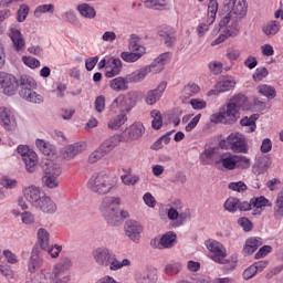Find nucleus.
Masks as SVG:
<instances>
[{"label":"nucleus","instance_id":"f257e3e1","mask_svg":"<svg viewBox=\"0 0 283 283\" xmlns=\"http://www.w3.org/2000/svg\"><path fill=\"white\" fill-rule=\"evenodd\" d=\"M114 187V180L105 171L94 172L87 181V189L97 196L111 193Z\"/></svg>","mask_w":283,"mask_h":283},{"label":"nucleus","instance_id":"f03ea898","mask_svg":"<svg viewBox=\"0 0 283 283\" xmlns=\"http://www.w3.org/2000/svg\"><path fill=\"white\" fill-rule=\"evenodd\" d=\"M72 266V260L64 256L60 262L54 266L53 273L44 275V279L40 283H67L70 282V275L67 271Z\"/></svg>","mask_w":283,"mask_h":283},{"label":"nucleus","instance_id":"7ed1b4c3","mask_svg":"<svg viewBox=\"0 0 283 283\" xmlns=\"http://www.w3.org/2000/svg\"><path fill=\"white\" fill-rule=\"evenodd\" d=\"M219 147L233 151V154H248L249 144L247 137L240 133H231L226 139L219 142Z\"/></svg>","mask_w":283,"mask_h":283},{"label":"nucleus","instance_id":"20e7f679","mask_svg":"<svg viewBox=\"0 0 283 283\" xmlns=\"http://www.w3.org/2000/svg\"><path fill=\"white\" fill-rule=\"evenodd\" d=\"M119 207L120 198L118 197H105L103 199L99 211L108 224H116L120 220L118 214Z\"/></svg>","mask_w":283,"mask_h":283},{"label":"nucleus","instance_id":"39448f33","mask_svg":"<svg viewBox=\"0 0 283 283\" xmlns=\"http://www.w3.org/2000/svg\"><path fill=\"white\" fill-rule=\"evenodd\" d=\"M205 247L208 249V258H210L212 262L217 264H227L229 262V260H227V248L222 243L209 239L205 242Z\"/></svg>","mask_w":283,"mask_h":283},{"label":"nucleus","instance_id":"423d86ee","mask_svg":"<svg viewBox=\"0 0 283 283\" xmlns=\"http://www.w3.org/2000/svg\"><path fill=\"white\" fill-rule=\"evenodd\" d=\"M18 154H20L22 161L25 166L28 174H34L36 171V165L39 163V156L29 146H18Z\"/></svg>","mask_w":283,"mask_h":283},{"label":"nucleus","instance_id":"0eeeda50","mask_svg":"<svg viewBox=\"0 0 283 283\" xmlns=\"http://www.w3.org/2000/svg\"><path fill=\"white\" fill-rule=\"evenodd\" d=\"M59 176H61V166L48 164L44 168L42 182L48 189H56L59 187Z\"/></svg>","mask_w":283,"mask_h":283},{"label":"nucleus","instance_id":"6e6552de","mask_svg":"<svg viewBox=\"0 0 283 283\" xmlns=\"http://www.w3.org/2000/svg\"><path fill=\"white\" fill-rule=\"evenodd\" d=\"M0 90L6 96H14L19 90V80L12 74L0 71Z\"/></svg>","mask_w":283,"mask_h":283},{"label":"nucleus","instance_id":"1a4fd4ad","mask_svg":"<svg viewBox=\"0 0 283 283\" xmlns=\"http://www.w3.org/2000/svg\"><path fill=\"white\" fill-rule=\"evenodd\" d=\"M124 231L126 238L130 239L135 244H138L140 243V235L143 234V231H145V228L143 227V223L136 220H128L124 224Z\"/></svg>","mask_w":283,"mask_h":283},{"label":"nucleus","instance_id":"9d476101","mask_svg":"<svg viewBox=\"0 0 283 283\" xmlns=\"http://www.w3.org/2000/svg\"><path fill=\"white\" fill-rule=\"evenodd\" d=\"M0 125L7 132H13L17 129V118L12 109L6 106H0Z\"/></svg>","mask_w":283,"mask_h":283},{"label":"nucleus","instance_id":"9b49d317","mask_svg":"<svg viewBox=\"0 0 283 283\" xmlns=\"http://www.w3.org/2000/svg\"><path fill=\"white\" fill-rule=\"evenodd\" d=\"M113 253L114 251H112V249L107 247H99L93 251L92 255L97 266L107 268L109 266V259L112 258Z\"/></svg>","mask_w":283,"mask_h":283},{"label":"nucleus","instance_id":"f8f14e48","mask_svg":"<svg viewBox=\"0 0 283 283\" xmlns=\"http://www.w3.org/2000/svg\"><path fill=\"white\" fill-rule=\"evenodd\" d=\"M85 149H87V143L85 142L74 143L62 149V156L64 160H73V158H76L78 154H83Z\"/></svg>","mask_w":283,"mask_h":283},{"label":"nucleus","instance_id":"ddd939ff","mask_svg":"<svg viewBox=\"0 0 283 283\" xmlns=\"http://www.w3.org/2000/svg\"><path fill=\"white\" fill-rule=\"evenodd\" d=\"M224 9L230 12L234 19H242L247 17V3L241 0H229Z\"/></svg>","mask_w":283,"mask_h":283},{"label":"nucleus","instance_id":"4468645a","mask_svg":"<svg viewBox=\"0 0 283 283\" xmlns=\"http://www.w3.org/2000/svg\"><path fill=\"white\" fill-rule=\"evenodd\" d=\"M41 266H43V251L35 247L32 249L31 256L28 261V271L29 273H36Z\"/></svg>","mask_w":283,"mask_h":283},{"label":"nucleus","instance_id":"2eb2a0df","mask_svg":"<svg viewBox=\"0 0 283 283\" xmlns=\"http://www.w3.org/2000/svg\"><path fill=\"white\" fill-rule=\"evenodd\" d=\"M24 198L28 200L32 207L35 208V206L39 205V201L45 196L43 190H41L40 187L36 186H29L23 190Z\"/></svg>","mask_w":283,"mask_h":283},{"label":"nucleus","instance_id":"dca6fc26","mask_svg":"<svg viewBox=\"0 0 283 283\" xmlns=\"http://www.w3.org/2000/svg\"><path fill=\"white\" fill-rule=\"evenodd\" d=\"M165 90H167V82H161L155 90H150L146 93L145 103L147 105H156V103L163 98Z\"/></svg>","mask_w":283,"mask_h":283},{"label":"nucleus","instance_id":"f3484780","mask_svg":"<svg viewBox=\"0 0 283 283\" xmlns=\"http://www.w3.org/2000/svg\"><path fill=\"white\" fill-rule=\"evenodd\" d=\"M18 87L20 88L19 91L20 97H23L29 92L36 90V81H34L32 76L23 74L20 76L18 81Z\"/></svg>","mask_w":283,"mask_h":283},{"label":"nucleus","instance_id":"a211bd4d","mask_svg":"<svg viewBox=\"0 0 283 283\" xmlns=\"http://www.w3.org/2000/svg\"><path fill=\"white\" fill-rule=\"evenodd\" d=\"M134 280L136 283H156L158 282V274L149 268L139 270L135 273Z\"/></svg>","mask_w":283,"mask_h":283},{"label":"nucleus","instance_id":"6ab92c4d","mask_svg":"<svg viewBox=\"0 0 283 283\" xmlns=\"http://www.w3.org/2000/svg\"><path fill=\"white\" fill-rule=\"evenodd\" d=\"M169 61V53H163L157 59H155L151 64L146 65L148 74H160L165 70V65Z\"/></svg>","mask_w":283,"mask_h":283},{"label":"nucleus","instance_id":"aec40b11","mask_svg":"<svg viewBox=\"0 0 283 283\" xmlns=\"http://www.w3.org/2000/svg\"><path fill=\"white\" fill-rule=\"evenodd\" d=\"M112 107H120L122 112H132L134 107H136V99L132 96H124L119 95L117 96L114 102L112 103Z\"/></svg>","mask_w":283,"mask_h":283},{"label":"nucleus","instance_id":"412c9836","mask_svg":"<svg viewBox=\"0 0 283 283\" xmlns=\"http://www.w3.org/2000/svg\"><path fill=\"white\" fill-rule=\"evenodd\" d=\"M34 209L42 211V213H48L49 216H52V213H56V203L54 202V200H52V198L44 195L39 200Z\"/></svg>","mask_w":283,"mask_h":283},{"label":"nucleus","instance_id":"4be33fe9","mask_svg":"<svg viewBox=\"0 0 283 283\" xmlns=\"http://www.w3.org/2000/svg\"><path fill=\"white\" fill-rule=\"evenodd\" d=\"M9 36L12 41L13 50H15V52H23V50H25V39L19 29L10 28Z\"/></svg>","mask_w":283,"mask_h":283},{"label":"nucleus","instance_id":"5701e85b","mask_svg":"<svg viewBox=\"0 0 283 283\" xmlns=\"http://www.w3.org/2000/svg\"><path fill=\"white\" fill-rule=\"evenodd\" d=\"M252 208L255 209L252 214L253 216H260L262 213V210L264 207H273V203L269 199H266L264 196L254 197L251 199Z\"/></svg>","mask_w":283,"mask_h":283},{"label":"nucleus","instance_id":"b1692460","mask_svg":"<svg viewBox=\"0 0 283 283\" xmlns=\"http://www.w3.org/2000/svg\"><path fill=\"white\" fill-rule=\"evenodd\" d=\"M76 10L82 19L93 20L96 19V9L90 3H80L76 6Z\"/></svg>","mask_w":283,"mask_h":283},{"label":"nucleus","instance_id":"393cba45","mask_svg":"<svg viewBox=\"0 0 283 283\" xmlns=\"http://www.w3.org/2000/svg\"><path fill=\"white\" fill-rule=\"evenodd\" d=\"M262 247V239L254 237L250 238L245 241V245L243 248V255H253Z\"/></svg>","mask_w":283,"mask_h":283},{"label":"nucleus","instance_id":"a878e982","mask_svg":"<svg viewBox=\"0 0 283 283\" xmlns=\"http://www.w3.org/2000/svg\"><path fill=\"white\" fill-rule=\"evenodd\" d=\"M128 49L130 52H135L137 54H140L142 56H145L147 49H145L144 45L140 44V38L137 34H132L128 41Z\"/></svg>","mask_w":283,"mask_h":283},{"label":"nucleus","instance_id":"bb28decb","mask_svg":"<svg viewBox=\"0 0 283 283\" xmlns=\"http://www.w3.org/2000/svg\"><path fill=\"white\" fill-rule=\"evenodd\" d=\"M176 31H174V28L171 27H164L161 30H159V36L164 39L165 45L168 48H171L174 43H176Z\"/></svg>","mask_w":283,"mask_h":283},{"label":"nucleus","instance_id":"cd10ccee","mask_svg":"<svg viewBox=\"0 0 283 283\" xmlns=\"http://www.w3.org/2000/svg\"><path fill=\"white\" fill-rule=\"evenodd\" d=\"M108 266L109 271H120L123 266H132V261H129V259L119 261L116 254L113 252V254H111V259H108Z\"/></svg>","mask_w":283,"mask_h":283},{"label":"nucleus","instance_id":"c85d7f7f","mask_svg":"<svg viewBox=\"0 0 283 283\" xmlns=\"http://www.w3.org/2000/svg\"><path fill=\"white\" fill-rule=\"evenodd\" d=\"M223 119L227 125H233L240 118V112L238 109L232 108L230 104H227V108L221 112Z\"/></svg>","mask_w":283,"mask_h":283},{"label":"nucleus","instance_id":"c756f323","mask_svg":"<svg viewBox=\"0 0 283 283\" xmlns=\"http://www.w3.org/2000/svg\"><path fill=\"white\" fill-rule=\"evenodd\" d=\"M109 87H112V90L114 92H125L127 90H129V81L125 77H115L113 80H111L109 82Z\"/></svg>","mask_w":283,"mask_h":283},{"label":"nucleus","instance_id":"7c9ffc66","mask_svg":"<svg viewBox=\"0 0 283 283\" xmlns=\"http://www.w3.org/2000/svg\"><path fill=\"white\" fill-rule=\"evenodd\" d=\"M149 74V71L147 70V66H143L139 70L134 71L133 73L127 75V81L129 83H143L145 78H147V75Z\"/></svg>","mask_w":283,"mask_h":283},{"label":"nucleus","instance_id":"2f4dec72","mask_svg":"<svg viewBox=\"0 0 283 283\" xmlns=\"http://www.w3.org/2000/svg\"><path fill=\"white\" fill-rule=\"evenodd\" d=\"M120 140H123V137L120 135H113L109 138H107L101 147L104 148L106 154H109L114 149V147H118L120 145Z\"/></svg>","mask_w":283,"mask_h":283},{"label":"nucleus","instance_id":"473e14b6","mask_svg":"<svg viewBox=\"0 0 283 283\" xmlns=\"http://www.w3.org/2000/svg\"><path fill=\"white\" fill-rule=\"evenodd\" d=\"M182 209H185V205L182 203V201L178 199L175 200L171 207L168 209V212H167L168 220L175 221L176 219H178V213H180Z\"/></svg>","mask_w":283,"mask_h":283},{"label":"nucleus","instance_id":"72a5a7b5","mask_svg":"<svg viewBox=\"0 0 283 283\" xmlns=\"http://www.w3.org/2000/svg\"><path fill=\"white\" fill-rule=\"evenodd\" d=\"M176 240H178V235L174 231L166 232L161 237V244L164 249H174L176 247Z\"/></svg>","mask_w":283,"mask_h":283},{"label":"nucleus","instance_id":"f704fd0d","mask_svg":"<svg viewBox=\"0 0 283 283\" xmlns=\"http://www.w3.org/2000/svg\"><path fill=\"white\" fill-rule=\"evenodd\" d=\"M23 101H27V103H32L33 105H42L44 103L45 97L41 95L40 93H36V91H30L25 95H22Z\"/></svg>","mask_w":283,"mask_h":283},{"label":"nucleus","instance_id":"c9c22d12","mask_svg":"<svg viewBox=\"0 0 283 283\" xmlns=\"http://www.w3.org/2000/svg\"><path fill=\"white\" fill-rule=\"evenodd\" d=\"M235 87V78L234 77H224L222 81L218 82L216 85L217 92H229Z\"/></svg>","mask_w":283,"mask_h":283},{"label":"nucleus","instance_id":"e433bc0d","mask_svg":"<svg viewBox=\"0 0 283 283\" xmlns=\"http://www.w3.org/2000/svg\"><path fill=\"white\" fill-rule=\"evenodd\" d=\"M145 134V126L143 124H133L128 129V140H136Z\"/></svg>","mask_w":283,"mask_h":283},{"label":"nucleus","instance_id":"4c0bfd02","mask_svg":"<svg viewBox=\"0 0 283 283\" xmlns=\"http://www.w3.org/2000/svg\"><path fill=\"white\" fill-rule=\"evenodd\" d=\"M38 241L42 251L48 250V248L50 247V232H48L45 228H40L38 230Z\"/></svg>","mask_w":283,"mask_h":283},{"label":"nucleus","instance_id":"58836bf2","mask_svg":"<svg viewBox=\"0 0 283 283\" xmlns=\"http://www.w3.org/2000/svg\"><path fill=\"white\" fill-rule=\"evenodd\" d=\"M228 105H231V107L237 109V112H240V109H247V97L244 95H234L230 98Z\"/></svg>","mask_w":283,"mask_h":283},{"label":"nucleus","instance_id":"ea45409f","mask_svg":"<svg viewBox=\"0 0 283 283\" xmlns=\"http://www.w3.org/2000/svg\"><path fill=\"white\" fill-rule=\"evenodd\" d=\"M125 123H127V115L122 113L108 122V128L114 130L120 129Z\"/></svg>","mask_w":283,"mask_h":283},{"label":"nucleus","instance_id":"a19ab883","mask_svg":"<svg viewBox=\"0 0 283 283\" xmlns=\"http://www.w3.org/2000/svg\"><path fill=\"white\" fill-rule=\"evenodd\" d=\"M219 163H221L222 167L229 171L235 169V156L233 155L223 154L220 157Z\"/></svg>","mask_w":283,"mask_h":283},{"label":"nucleus","instance_id":"79ce46f5","mask_svg":"<svg viewBox=\"0 0 283 283\" xmlns=\"http://www.w3.org/2000/svg\"><path fill=\"white\" fill-rule=\"evenodd\" d=\"M258 118H260L259 114H253L250 117H243L240 122V124L242 125V127H250L248 132L252 133L255 132L256 129V125H255V120H258Z\"/></svg>","mask_w":283,"mask_h":283},{"label":"nucleus","instance_id":"37998d69","mask_svg":"<svg viewBox=\"0 0 283 283\" xmlns=\"http://www.w3.org/2000/svg\"><path fill=\"white\" fill-rule=\"evenodd\" d=\"M217 14H218V1L210 0L208 4V19H207V23H209V25H212V23L216 21Z\"/></svg>","mask_w":283,"mask_h":283},{"label":"nucleus","instance_id":"c03bdc74","mask_svg":"<svg viewBox=\"0 0 283 283\" xmlns=\"http://www.w3.org/2000/svg\"><path fill=\"white\" fill-rule=\"evenodd\" d=\"M43 14H54V4H41L34 10L35 19H41Z\"/></svg>","mask_w":283,"mask_h":283},{"label":"nucleus","instance_id":"a18cd8bd","mask_svg":"<svg viewBox=\"0 0 283 283\" xmlns=\"http://www.w3.org/2000/svg\"><path fill=\"white\" fill-rule=\"evenodd\" d=\"M263 32L266 36H275L280 32V22L271 21L263 27Z\"/></svg>","mask_w":283,"mask_h":283},{"label":"nucleus","instance_id":"49530a36","mask_svg":"<svg viewBox=\"0 0 283 283\" xmlns=\"http://www.w3.org/2000/svg\"><path fill=\"white\" fill-rule=\"evenodd\" d=\"M120 59L124 60L125 63H136V61H140V59H143V55L134 51H124L120 53Z\"/></svg>","mask_w":283,"mask_h":283},{"label":"nucleus","instance_id":"de8ad7c7","mask_svg":"<svg viewBox=\"0 0 283 283\" xmlns=\"http://www.w3.org/2000/svg\"><path fill=\"white\" fill-rule=\"evenodd\" d=\"M239 205L240 199L230 197L226 200L223 209H226V211H229V213H235L239 209Z\"/></svg>","mask_w":283,"mask_h":283},{"label":"nucleus","instance_id":"09e8293b","mask_svg":"<svg viewBox=\"0 0 283 283\" xmlns=\"http://www.w3.org/2000/svg\"><path fill=\"white\" fill-rule=\"evenodd\" d=\"M258 92L261 93L262 96H265L266 98H275V87L270 86L268 84H261L258 86Z\"/></svg>","mask_w":283,"mask_h":283},{"label":"nucleus","instance_id":"8fccbe9b","mask_svg":"<svg viewBox=\"0 0 283 283\" xmlns=\"http://www.w3.org/2000/svg\"><path fill=\"white\" fill-rule=\"evenodd\" d=\"M104 156H107V153L104 150L103 147L99 146L97 149L90 154L88 163H91V165H94V163H98V160L104 158Z\"/></svg>","mask_w":283,"mask_h":283},{"label":"nucleus","instance_id":"3c124183","mask_svg":"<svg viewBox=\"0 0 283 283\" xmlns=\"http://www.w3.org/2000/svg\"><path fill=\"white\" fill-rule=\"evenodd\" d=\"M189 218H191V210H181L180 212H178L177 219H175V227H182V224H185L186 221L189 220Z\"/></svg>","mask_w":283,"mask_h":283},{"label":"nucleus","instance_id":"603ef678","mask_svg":"<svg viewBox=\"0 0 283 283\" xmlns=\"http://www.w3.org/2000/svg\"><path fill=\"white\" fill-rule=\"evenodd\" d=\"M150 116L153 118V122H151L153 129H160V127H163V116L160 114V111L158 109L151 111Z\"/></svg>","mask_w":283,"mask_h":283},{"label":"nucleus","instance_id":"864d4df0","mask_svg":"<svg viewBox=\"0 0 283 283\" xmlns=\"http://www.w3.org/2000/svg\"><path fill=\"white\" fill-rule=\"evenodd\" d=\"M237 169H249L251 167V159L245 156H234Z\"/></svg>","mask_w":283,"mask_h":283},{"label":"nucleus","instance_id":"5fc2aeb1","mask_svg":"<svg viewBox=\"0 0 283 283\" xmlns=\"http://www.w3.org/2000/svg\"><path fill=\"white\" fill-rule=\"evenodd\" d=\"M216 156V149L213 147L206 148L200 155L201 165H209V160Z\"/></svg>","mask_w":283,"mask_h":283},{"label":"nucleus","instance_id":"6e6d98bb","mask_svg":"<svg viewBox=\"0 0 283 283\" xmlns=\"http://www.w3.org/2000/svg\"><path fill=\"white\" fill-rule=\"evenodd\" d=\"M145 8H154L155 10H160L167 6V0H142Z\"/></svg>","mask_w":283,"mask_h":283},{"label":"nucleus","instance_id":"4d7b16f0","mask_svg":"<svg viewBox=\"0 0 283 283\" xmlns=\"http://www.w3.org/2000/svg\"><path fill=\"white\" fill-rule=\"evenodd\" d=\"M180 271H182V264L178 262L167 264L165 268L166 274H168L170 277H172V275H178Z\"/></svg>","mask_w":283,"mask_h":283},{"label":"nucleus","instance_id":"13d9d810","mask_svg":"<svg viewBox=\"0 0 283 283\" xmlns=\"http://www.w3.org/2000/svg\"><path fill=\"white\" fill-rule=\"evenodd\" d=\"M35 145H36L38 149H40V151H42V154H44V156H50L52 154V146L50 144L45 143V140L38 139L35 142Z\"/></svg>","mask_w":283,"mask_h":283},{"label":"nucleus","instance_id":"bf43d9fd","mask_svg":"<svg viewBox=\"0 0 283 283\" xmlns=\"http://www.w3.org/2000/svg\"><path fill=\"white\" fill-rule=\"evenodd\" d=\"M29 13H30V7H28V4H21L17 13L18 14L17 21H19V23H23V21L28 19Z\"/></svg>","mask_w":283,"mask_h":283},{"label":"nucleus","instance_id":"052dcab7","mask_svg":"<svg viewBox=\"0 0 283 283\" xmlns=\"http://www.w3.org/2000/svg\"><path fill=\"white\" fill-rule=\"evenodd\" d=\"M269 76V70L266 67H258L252 75L253 81L256 83Z\"/></svg>","mask_w":283,"mask_h":283},{"label":"nucleus","instance_id":"680f3d73","mask_svg":"<svg viewBox=\"0 0 283 283\" xmlns=\"http://www.w3.org/2000/svg\"><path fill=\"white\" fill-rule=\"evenodd\" d=\"M0 182L4 189H17V186L19 185L17 179H12L10 177H2Z\"/></svg>","mask_w":283,"mask_h":283},{"label":"nucleus","instance_id":"e2e57ef3","mask_svg":"<svg viewBox=\"0 0 283 283\" xmlns=\"http://www.w3.org/2000/svg\"><path fill=\"white\" fill-rule=\"evenodd\" d=\"M228 189H231L232 191H238V193H244L248 187H247V184H244V181H238V182H230L228 186Z\"/></svg>","mask_w":283,"mask_h":283},{"label":"nucleus","instance_id":"0e129e2a","mask_svg":"<svg viewBox=\"0 0 283 283\" xmlns=\"http://www.w3.org/2000/svg\"><path fill=\"white\" fill-rule=\"evenodd\" d=\"M122 182L124 185H126L127 187H134V185H136L138 182V180H140V177L134 175V176H129V175H123L120 177Z\"/></svg>","mask_w":283,"mask_h":283},{"label":"nucleus","instance_id":"69168bd1","mask_svg":"<svg viewBox=\"0 0 283 283\" xmlns=\"http://www.w3.org/2000/svg\"><path fill=\"white\" fill-rule=\"evenodd\" d=\"M22 63H24L27 67H31V70H35V67H39L41 65V62L32 56H23Z\"/></svg>","mask_w":283,"mask_h":283},{"label":"nucleus","instance_id":"338daca9","mask_svg":"<svg viewBox=\"0 0 283 283\" xmlns=\"http://www.w3.org/2000/svg\"><path fill=\"white\" fill-rule=\"evenodd\" d=\"M200 92V86L197 84H188L184 88V96H196Z\"/></svg>","mask_w":283,"mask_h":283},{"label":"nucleus","instance_id":"774afa93","mask_svg":"<svg viewBox=\"0 0 283 283\" xmlns=\"http://www.w3.org/2000/svg\"><path fill=\"white\" fill-rule=\"evenodd\" d=\"M271 167V159L269 157H263L259 160L258 169L259 174H264Z\"/></svg>","mask_w":283,"mask_h":283}]
</instances>
